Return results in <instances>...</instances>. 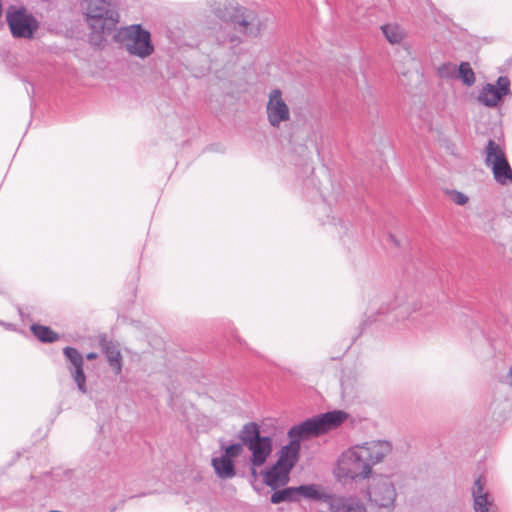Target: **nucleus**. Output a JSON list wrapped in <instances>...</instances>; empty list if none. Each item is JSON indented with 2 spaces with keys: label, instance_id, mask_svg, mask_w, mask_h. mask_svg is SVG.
<instances>
[{
  "label": "nucleus",
  "instance_id": "1",
  "mask_svg": "<svg viewBox=\"0 0 512 512\" xmlns=\"http://www.w3.org/2000/svg\"><path fill=\"white\" fill-rule=\"evenodd\" d=\"M210 8L217 18L230 24L236 32L251 37L258 35L260 22L253 11L228 1H214Z\"/></svg>",
  "mask_w": 512,
  "mask_h": 512
},
{
  "label": "nucleus",
  "instance_id": "2",
  "mask_svg": "<svg viewBox=\"0 0 512 512\" xmlns=\"http://www.w3.org/2000/svg\"><path fill=\"white\" fill-rule=\"evenodd\" d=\"M346 418L347 414L340 410L326 412L292 426L288 431V437L299 442L310 439L337 428Z\"/></svg>",
  "mask_w": 512,
  "mask_h": 512
},
{
  "label": "nucleus",
  "instance_id": "3",
  "mask_svg": "<svg viewBox=\"0 0 512 512\" xmlns=\"http://www.w3.org/2000/svg\"><path fill=\"white\" fill-rule=\"evenodd\" d=\"M396 497L395 485L388 476L377 475L369 480L367 500L372 509L392 512L395 508Z\"/></svg>",
  "mask_w": 512,
  "mask_h": 512
},
{
  "label": "nucleus",
  "instance_id": "4",
  "mask_svg": "<svg viewBox=\"0 0 512 512\" xmlns=\"http://www.w3.org/2000/svg\"><path fill=\"white\" fill-rule=\"evenodd\" d=\"M120 37L125 50L132 56L145 59L155 51L150 32L140 24L124 27L120 31Z\"/></svg>",
  "mask_w": 512,
  "mask_h": 512
},
{
  "label": "nucleus",
  "instance_id": "5",
  "mask_svg": "<svg viewBox=\"0 0 512 512\" xmlns=\"http://www.w3.org/2000/svg\"><path fill=\"white\" fill-rule=\"evenodd\" d=\"M365 450L356 445L342 453L337 465V476L345 479L366 478L371 473Z\"/></svg>",
  "mask_w": 512,
  "mask_h": 512
},
{
  "label": "nucleus",
  "instance_id": "6",
  "mask_svg": "<svg viewBox=\"0 0 512 512\" xmlns=\"http://www.w3.org/2000/svg\"><path fill=\"white\" fill-rule=\"evenodd\" d=\"M485 165L492 170L495 181L501 185L512 184V168L503 147L489 139L484 149Z\"/></svg>",
  "mask_w": 512,
  "mask_h": 512
},
{
  "label": "nucleus",
  "instance_id": "7",
  "mask_svg": "<svg viewBox=\"0 0 512 512\" xmlns=\"http://www.w3.org/2000/svg\"><path fill=\"white\" fill-rule=\"evenodd\" d=\"M86 16L90 27L96 32L113 29L119 18L108 0H88Z\"/></svg>",
  "mask_w": 512,
  "mask_h": 512
},
{
  "label": "nucleus",
  "instance_id": "8",
  "mask_svg": "<svg viewBox=\"0 0 512 512\" xmlns=\"http://www.w3.org/2000/svg\"><path fill=\"white\" fill-rule=\"evenodd\" d=\"M7 22L14 37L31 39L38 29V23L24 11L8 12Z\"/></svg>",
  "mask_w": 512,
  "mask_h": 512
},
{
  "label": "nucleus",
  "instance_id": "9",
  "mask_svg": "<svg viewBox=\"0 0 512 512\" xmlns=\"http://www.w3.org/2000/svg\"><path fill=\"white\" fill-rule=\"evenodd\" d=\"M266 113L268 121L273 127H279L282 122H286L290 119L289 107L279 89H274L269 93Z\"/></svg>",
  "mask_w": 512,
  "mask_h": 512
},
{
  "label": "nucleus",
  "instance_id": "10",
  "mask_svg": "<svg viewBox=\"0 0 512 512\" xmlns=\"http://www.w3.org/2000/svg\"><path fill=\"white\" fill-rule=\"evenodd\" d=\"M63 354L69 362L67 369L70 371L79 391L83 394L86 393V376L83 370L84 359L82 354L73 347H65L63 349Z\"/></svg>",
  "mask_w": 512,
  "mask_h": 512
},
{
  "label": "nucleus",
  "instance_id": "11",
  "mask_svg": "<svg viewBox=\"0 0 512 512\" xmlns=\"http://www.w3.org/2000/svg\"><path fill=\"white\" fill-rule=\"evenodd\" d=\"M509 87V79L501 76L497 80V87L489 83L482 88L478 100L487 107H495L499 100L510 92Z\"/></svg>",
  "mask_w": 512,
  "mask_h": 512
},
{
  "label": "nucleus",
  "instance_id": "12",
  "mask_svg": "<svg viewBox=\"0 0 512 512\" xmlns=\"http://www.w3.org/2000/svg\"><path fill=\"white\" fill-rule=\"evenodd\" d=\"M361 450H365V459L369 467L381 462L392 450V445L388 441L373 440L359 445Z\"/></svg>",
  "mask_w": 512,
  "mask_h": 512
},
{
  "label": "nucleus",
  "instance_id": "13",
  "mask_svg": "<svg viewBox=\"0 0 512 512\" xmlns=\"http://www.w3.org/2000/svg\"><path fill=\"white\" fill-rule=\"evenodd\" d=\"M485 481L483 477H478L472 488L475 512H496L493 501L490 500L488 492L484 489Z\"/></svg>",
  "mask_w": 512,
  "mask_h": 512
},
{
  "label": "nucleus",
  "instance_id": "14",
  "mask_svg": "<svg viewBox=\"0 0 512 512\" xmlns=\"http://www.w3.org/2000/svg\"><path fill=\"white\" fill-rule=\"evenodd\" d=\"M247 448L252 453L250 458L251 466L261 467L272 452V439L271 437L263 436L247 446Z\"/></svg>",
  "mask_w": 512,
  "mask_h": 512
},
{
  "label": "nucleus",
  "instance_id": "15",
  "mask_svg": "<svg viewBox=\"0 0 512 512\" xmlns=\"http://www.w3.org/2000/svg\"><path fill=\"white\" fill-rule=\"evenodd\" d=\"M331 512H368L366 505L355 496L336 497L330 500Z\"/></svg>",
  "mask_w": 512,
  "mask_h": 512
},
{
  "label": "nucleus",
  "instance_id": "16",
  "mask_svg": "<svg viewBox=\"0 0 512 512\" xmlns=\"http://www.w3.org/2000/svg\"><path fill=\"white\" fill-rule=\"evenodd\" d=\"M291 470L284 466H278L276 462L269 469L262 472L264 483L272 489L284 486L289 481V474Z\"/></svg>",
  "mask_w": 512,
  "mask_h": 512
},
{
  "label": "nucleus",
  "instance_id": "17",
  "mask_svg": "<svg viewBox=\"0 0 512 512\" xmlns=\"http://www.w3.org/2000/svg\"><path fill=\"white\" fill-rule=\"evenodd\" d=\"M300 447L299 441L290 439L289 444L283 446L278 453V466L292 470L299 460Z\"/></svg>",
  "mask_w": 512,
  "mask_h": 512
},
{
  "label": "nucleus",
  "instance_id": "18",
  "mask_svg": "<svg viewBox=\"0 0 512 512\" xmlns=\"http://www.w3.org/2000/svg\"><path fill=\"white\" fill-rule=\"evenodd\" d=\"M297 501L304 498L309 501L327 502L330 496L325 492L323 487L318 484H308L295 487Z\"/></svg>",
  "mask_w": 512,
  "mask_h": 512
},
{
  "label": "nucleus",
  "instance_id": "19",
  "mask_svg": "<svg viewBox=\"0 0 512 512\" xmlns=\"http://www.w3.org/2000/svg\"><path fill=\"white\" fill-rule=\"evenodd\" d=\"M212 466L219 478L231 479L236 475L234 462L227 458V456L214 457L212 459Z\"/></svg>",
  "mask_w": 512,
  "mask_h": 512
},
{
  "label": "nucleus",
  "instance_id": "20",
  "mask_svg": "<svg viewBox=\"0 0 512 512\" xmlns=\"http://www.w3.org/2000/svg\"><path fill=\"white\" fill-rule=\"evenodd\" d=\"M261 437L262 436L260 435L259 426L254 422L245 424L239 432V439L241 440V443L246 447Z\"/></svg>",
  "mask_w": 512,
  "mask_h": 512
},
{
  "label": "nucleus",
  "instance_id": "21",
  "mask_svg": "<svg viewBox=\"0 0 512 512\" xmlns=\"http://www.w3.org/2000/svg\"><path fill=\"white\" fill-rule=\"evenodd\" d=\"M104 353L109 365L115 370V373L120 374L122 371V356L117 346L112 343L106 344Z\"/></svg>",
  "mask_w": 512,
  "mask_h": 512
},
{
  "label": "nucleus",
  "instance_id": "22",
  "mask_svg": "<svg viewBox=\"0 0 512 512\" xmlns=\"http://www.w3.org/2000/svg\"><path fill=\"white\" fill-rule=\"evenodd\" d=\"M381 29L385 38L391 44H398L405 37L404 29L397 24H386L383 25Z\"/></svg>",
  "mask_w": 512,
  "mask_h": 512
},
{
  "label": "nucleus",
  "instance_id": "23",
  "mask_svg": "<svg viewBox=\"0 0 512 512\" xmlns=\"http://www.w3.org/2000/svg\"><path fill=\"white\" fill-rule=\"evenodd\" d=\"M31 330L35 337H37L40 341L45 343H52L58 340L59 338L58 334L47 326L34 324L31 326Z\"/></svg>",
  "mask_w": 512,
  "mask_h": 512
},
{
  "label": "nucleus",
  "instance_id": "24",
  "mask_svg": "<svg viewBox=\"0 0 512 512\" xmlns=\"http://www.w3.org/2000/svg\"><path fill=\"white\" fill-rule=\"evenodd\" d=\"M273 504L282 502H297L295 487H287L282 490L275 491L270 498Z\"/></svg>",
  "mask_w": 512,
  "mask_h": 512
},
{
  "label": "nucleus",
  "instance_id": "25",
  "mask_svg": "<svg viewBox=\"0 0 512 512\" xmlns=\"http://www.w3.org/2000/svg\"><path fill=\"white\" fill-rule=\"evenodd\" d=\"M457 77L467 86H472L475 83V74L468 62H462L458 69L456 68Z\"/></svg>",
  "mask_w": 512,
  "mask_h": 512
},
{
  "label": "nucleus",
  "instance_id": "26",
  "mask_svg": "<svg viewBox=\"0 0 512 512\" xmlns=\"http://www.w3.org/2000/svg\"><path fill=\"white\" fill-rule=\"evenodd\" d=\"M447 195L452 202L461 206L465 205L469 200L467 195L457 190H448Z\"/></svg>",
  "mask_w": 512,
  "mask_h": 512
},
{
  "label": "nucleus",
  "instance_id": "27",
  "mask_svg": "<svg viewBox=\"0 0 512 512\" xmlns=\"http://www.w3.org/2000/svg\"><path fill=\"white\" fill-rule=\"evenodd\" d=\"M243 446L244 445L242 443L231 444L225 448V453L223 455L232 460L233 458L241 455L243 452Z\"/></svg>",
  "mask_w": 512,
  "mask_h": 512
},
{
  "label": "nucleus",
  "instance_id": "28",
  "mask_svg": "<svg viewBox=\"0 0 512 512\" xmlns=\"http://www.w3.org/2000/svg\"><path fill=\"white\" fill-rule=\"evenodd\" d=\"M439 73L442 77H448L449 75L456 74V66L453 64H444L439 68Z\"/></svg>",
  "mask_w": 512,
  "mask_h": 512
},
{
  "label": "nucleus",
  "instance_id": "29",
  "mask_svg": "<svg viewBox=\"0 0 512 512\" xmlns=\"http://www.w3.org/2000/svg\"><path fill=\"white\" fill-rule=\"evenodd\" d=\"M405 303H406L405 298L403 296L397 295V296H395V300H394L393 304L389 302V306L391 307V309H394V308L401 306Z\"/></svg>",
  "mask_w": 512,
  "mask_h": 512
},
{
  "label": "nucleus",
  "instance_id": "30",
  "mask_svg": "<svg viewBox=\"0 0 512 512\" xmlns=\"http://www.w3.org/2000/svg\"><path fill=\"white\" fill-rule=\"evenodd\" d=\"M388 240L396 247L400 246L398 239L393 234H388Z\"/></svg>",
  "mask_w": 512,
  "mask_h": 512
},
{
  "label": "nucleus",
  "instance_id": "31",
  "mask_svg": "<svg viewBox=\"0 0 512 512\" xmlns=\"http://www.w3.org/2000/svg\"><path fill=\"white\" fill-rule=\"evenodd\" d=\"M506 383L512 387V366L509 369V372L506 375Z\"/></svg>",
  "mask_w": 512,
  "mask_h": 512
},
{
  "label": "nucleus",
  "instance_id": "32",
  "mask_svg": "<svg viewBox=\"0 0 512 512\" xmlns=\"http://www.w3.org/2000/svg\"><path fill=\"white\" fill-rule=\"evenodd\" d=\"M97 357H98V355L95 352H90L86 355L87 360H95Z\"/></svg>",
  "mask_w": 512,
  "mask_h": 512
},
{
  "label": "nucleus",
  "instance_id": "33",
  "mask_svg": "<svg viewBox=\"0 0 512 512\" xmlns=\"http://www.w3.org/2000/svg\"><path fill=\"white\" fill-rule=\"evenodd\" d=\"M256 468H257V467L251 466V473H252V476H253L254 478H256V477H257Z\"/></svg>",
  "mask_w": 512,
  "mask_h": 512
},
{
  "label": "nucleus",
  "instance_id": "34",
  "mask_svg": "<svg viewBox=\"0 0 512 512\" xmlns=\"http://www.w3.org/2000/svg\"><path fill=\"white\" fill-rule=\"evenodd\" d=\"M229 41H230L231 43H235V42H237V41H238V39H237V37H236V36H231V37L229 38Z\"/></svg>",
  "mask_w": 512,
  "mask_h": 512
}]
</instances>
